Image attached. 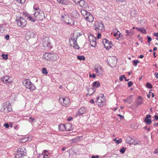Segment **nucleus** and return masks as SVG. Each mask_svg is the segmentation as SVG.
Instances as JSON below:
<instances>
[{"label": "nucleus", "mask_w": 158, "mask_h": 158, "mask_svg": "<svg viewBox=\"0 0 158 158\" xmlns=\"http://www.w3.org/2000/svg\"><path fill=\"white\" fill-rule=\"evenodd\" d=\"M26 154V150L25 148L23 147L19 148L17 152L15 158H23Z\"/></svg>", "instance_id": "nucleus-1"}, {"label": "nucleus", "mask_w": 158, "mask_h": 158, "mask_svg": "<svg viewBox=\"0 0 158 158\" xmlns=\"http://www.w3.org/2000/svg\"><path fill=\"white\" fill-rule=\"evenodd\" d=\"M11 110L12 108L11 106L10 105L9 102H6L4 103L0 110L1 112H4L5 113L10 111Z\"/></svg>", "instance_id": "nucleus-2"}, {"label": "nucleus", "mask_w": 158, "mask_h": 158, "mask_svg": "<svg viewBox=\"0 0 158 158\" xmlns=\"http://www.w3.org/2000/svg\"><path fill=\"white\" fill-rule=\"evenodd\" d=\"M77 36H75L73 35L71 37V39L69 40V41L70 46L73 47L75 49H79L80 47L77 42Z\"/></svg>", "instance_id": "nucleus-3"}, {"label": "nucleus", "mask_w": 158, "mask_h": 158, "mask_svg": "<svg viewBox=\"0 0 158 158\" xmlns=\"http://www.w3.org/2000/svg\"><path fill=\"white\" fill-rule=\"evenodd\" d=\"M96 102L100 107H102L106 105L105 98L103 94H101V96L97 98Z\"/></svg>", "instance_id": "nucleus-4"}, {"label": "nucleus", "mask_w": 158, "mask_h": 158, "mask_svg": "<svg viewBox=\"0 0 158 158\" xmlns=\"http://www.w3.org/2000/svg\"><path fill=\"white\" fill-rule=\"evenodd\" d=\"M43 57L45 59L49 61L56 60L57 59V56L52 53H46L44 55Z\"/></svg>", "instance_id": "nucleus-5"}, {"label": "nucleus", "mask_w": 158, "mask_h": 158, "mask_svg": "<svg viewBox=\"0 0 158 158\" xmlns=\"http://www.w3.org/2000/svg\"><path fill=\"white\" fill-rule=\"evenodd\" d=\"M23 84L27 88L29 89L31 91H33L35 89V87L29 80H24L23 82Z\"/></svg>", "instance_id": "nucleus-6"}, {"label": "nucleus", "mask_w": 158, "mask_h": 158, "mask_svg": "<svg viewBox=\"0 0 158 158\" xmlns=\"http://www.w3.org/2000/svg\"><path fill=\"white\" fill-rule=\"evenodd\" d=\"M33 15L38 20L41 21L45 18L44 14L42 10L39 12H35Z\"/></svg>", "instance_id": "nucleus-7"}, {"label": "nucleus", "mask_w": 158, "mask_h": 158, "mask_svg": "<svg viewBox=\"0 0 158 158\" xmlns=\"http://www.w3.org/2000/svg\"><path fill=\"white\" fill-rule=\"evenodd\" d=\"M72 124H67L66 125L63 124L59 125L58 128L61 131H69L72 129Z\"/></svg>", "instance_id": "nucleus-8"}, {"label": "nucleus", "mask_w": 158, "mask_h": 158, "mask_svg": "<svg viewBox=\"0 0 158 158\" xmlns=\"http://www.w3.org/2000/svg\"><path fill=\"white\" fill-rule=\"evenodd\" d=\"M18 25L21 27H23L26 26L27 22L25 19L22 17H17L16 19Z\"/></svg>", "instance_id": "nucleus-9"}, {"label": "nucleus", "mask_w": 158, "mask_h": 158, "mask_svg": "<svg viewBox=\"0 0 158 158\" xmlns=\"http://www.w3.org/2000/svg\"><path fill=\"white\" fill-rule=\"evenodd\" d=\"M94 26L95 30L99 32H100V31H102L104 30V25L101 22H97Z\"/></svg>", "instance_id": "nucleus-10"}, {"label": "nucleus", "mask_w": 158, "mask_h": 158, "mask_svg": "<svg viewBox=\"0 0 158 158\" xmlns=\"http://www.w3.org/2000/svg\"><path fill=\"white\" fill-rule=\"evenodd\" d=\"M59 101L63 106H69V105L70 100L67 97L60 98Z\"/></svg>", "instance_id": "nucleus-11"}, {"label": "nucleus", "mask_w": 158, "mask_h": 158, "mask_svg": "<svg viewBox=\"0 0 158 158\" xmlns=\"http://www.w3.org/2000/svg\"><path fill=\"white\" fill-rule=\"evenodd\" d=\"M42 44L44 47H48L50 46V41L48 36H45L42 40Z\"/></svg>", "instance_id": "nucleus-12"}, {"label": "nucleus", "mask_w": 158, "mask_h": 158, "mask_svg": "<svg viewBox=\"0 0 158 158\" xmlns=\"http://www.w3.org/2000/svg\"><path fill=\"white\" fill-rule=\"evenodd\" d=\"M95 70L96 72L98 73V76L100 77L102 76L103 70L101 66L99 65L97 67H95Z\"/></svg>", "instance_id": "nucleus-13"}, {"label": "nucleus", "mask_w": 158, "mask_h": 158, "mask_svg": "<svg viewBox=\"0 0 158 158\" xmlns=\"http://www.w3.org/2000/svg\"><path fill=\"white\" fill-rule=\"evenodd\" d=\"M85 19L89 22H92L94 21V17L93 15L90 13H88V15H86L85 17Z\"/></svg>", "instance_id": "nucleus-14"}, {"label": "nucleus", "mask_w": 158, "mask_h": 158, "mask_svg": "<svg viewBox=\"0 0 158 158\" xmlns=\"http://www.w3.org/2000/svg\"><path fill=\"white\" fill-rule=\"evenodd\" d=\"M143 99L141 97L139 96L136 101L135 105L137 106L143 104Z\"/></svg>", "instance_id": "nucleus-15"}, {"label": "nucleus", "mask_w": 158, "mask_h": 158, "mask_svg": "<svg viewBox=\"0 0 158 158\" xmlns=\"http://www.w3.org/2000/svg\"><path fill=\"white\" fill-rule=\"evenodd\" d=\"M86 109L84 108H81L79 109L78 110V113L76 114L77 116L81 115L83 114L86 113Z\"/></svg>", "instance_id": "nucleus-16"}, {"label": "nucleus", "mask_w": 158, "mask_h": 158, "mask_svg": "<svg viewBox=\"0 0 158 158\" xmlns=\"http://www.w3.org/2000/svg\"><path fill=\"white\" fill-rule=\"evenodd\" d=\"M92 39H89L90 43L91 46L95 47L96 46V39L94 37L92 36Z\"/></svg>", "instance_id": "nucleus-17"}, {"label": "nucleus", "mask_w": 158, "mask_h": 158, "mask_svg": "<svg viewBox=\"0 0 158 158\" xmlns=\"http://www.w3.org/2000/svg\"><path fill=\"white\" fill-rule=\"evenodd\" d=\"M106 62L108 64L110 63L111 64H115L116 62L115 57L110 58L108 60H107Z\"/></svg>", "instance_id": "nucleus-18"}, {"label": "nucleus", "mask_w": 158, "mask_h": 158, "mask_svg": "<svg viewBox=\"0 0 158 158\" xmlns=\"http://www.w3.org/2000/svg\"><path fill=\"white\" fill-rule=\"evenodd\" d=\"M79 4L81 7L84 8H85L87 6V2L83 0H81V1L79 2Z\"/></svg>", "instance_id": "nucleus-19"}, {"label": "nucleus", "mask_w": 158, "mask_h": 158, "mask_svg": "<svg viewBox=\"0 0 158 158\" xmlns=\"http://www.w3.org/2000/svg\"><path fill=\"white\" fill-rule=\"evenodd\" d=\"M1 80L5 83H10L11 81L9 79V77L8 76H6L1 78Z\"/></svg>", "instance_id": "nucleus-20"}, {"label": "nucleus", "mask_w": 158, "mask_h": 158, "mask_svg": "<svg viewBox=\"0 0 158 158\" xmlns=\"http://www.w3.org/2000/svg\"><path fill=\"white\" fill-rule=\"evenodd\" d=\"M65 22L66 23L68 24L73 25L74 24V21L72 20L71 19L69 18H69H67L65 20Z\"/></svg>", "instance_id": "nucleus-21"}, {"label": "nucleus", "mask_w": 158, "mask_h": 158, "mask_svg": "<svg viewBox=\"0 0 158 158\" xmlns=\"http://www.w3.org/2000/svg\"><path fill=\"white\" fill-rule=\"evenodd\" d=\"M134 139L130 137H128L126 139V142L127 143L132 144L134 142Z\"/></svg>", "instance_id": "nucleus-22"}, {"label": "nucleus", "mask_w": 158, "mask_h": 158, "mask_svg": "<svg viewBox=\"0 0 158 158\" xmlns=\"http://www.w3.org/2000/svg\"><path fill=\"white\" fill-rule=\"evenodd\" d=\"M123 101L127 102L128 103H130L132 101V96H129L126 99L124 100Z\"/></svg>", "instance_id": "nucleus-23"}, {"label": "nucleus", "mask_w": 158, "mask_h": 158, "mask_svg": "<svg viewBox=\"0 0 158 158\" xmlns=\"http://www.w3.org/2000/svg\"><path fill=\"white\" fill-rule=\"evenodd\" d=\"M67 18H69L68 15H65L64 14H62L61 17V19L62 20L65 22V20Z\"/></svg>", "instance_id": "nucleus-24"}, {"label": "nucleus", "mask_w": 158, "mask_h": 158, "mask_svg": "<svg viewBox=\"0 0 158 158\" xmlns=\"http://www.w3.org/2000/svg\"><path fill=\"white\" fill-rule=\"evenodd\" d=\"M81 13L84 18L86 16V15H88V13H89L84 9L81 10Z\"/></svg>", "instance_id": "nucleus-25"}, {"label": "nucleus", "mask_w": 158, "mask_h": 158, "mask_svg": "<svg viewBox=\"0 0 158 158\" xmlns=\"http://www.w3.org/2000/svg\"><path fill=\"white\" fill-rule=\"evenodd\" d=\"M26 16L29 20L31 21L32 22H34L36 21L35 19L29 15L26 14Z\"/></svg>", "instance_id": "nucleus-26"}, {"label": "nucleus", "mask_w": 158, "mask_h": 158, "mask_svg": "<svg viewBox=\"0 0 158 158\" xmlns=\"http://www.w3.org/2000/svg\"><path fill=\"white\" fill-rule=\"evenodd\" d=\"M38 4H34L33 6V9L35 10V12H39L41 11L40 10L39 7L38 6Z\"/></svg>", "instance_id": "nucleus-27"}, {"label": "nucleus", "mask_w": 158, "mask_h": 158, "mask_svg": "<svg viewBox=\"0 0 158 158\" xmlns=\"http://www.w3.org/2000/svg\"><path fill=\"white\" fill-rule=\"evenodd\" d=\"M100 83L99 82L95 81L93 83V87H99L100 86Z\"/></svg>", "instance_id": "nucleus-28"}, {"label": "nucleus", "mask_w": 158, "mask_h": 158, "mask_svg": "<svg viewBox=\"0 0 158 158\" xmlns=\"http://www.w3.org/2000/svg\"><path fill=\"white\" fill-rule=\"evenodd\" d=\"M80 137H77L75 138L74 139H73L70 140L71 143H76L77 142L79 141Z\"/></svg>", "instance_id": "nucleus-29"}, {"label": "nucleus", "mask_w": 158, "mask_h": 158, "mask_svg": "<svg viewBox=\"0 0 158 158\" xmlns=\"http://www.w3.org/2000/svg\"><path fill=\"white\" fill-rule=\"evenodd\" d=\"M95 92V90H94L93 88H89L88 90V94L89 95H91L94 94Z\"/></svg>", "instance_id": "nucleus-30"}, {"label": "nucleus", "mask_w": 158, "mask_h": 158, "mask_svg": "<svg viewBox=\"0 0 158 158\" xmlns=\"http://www.w3.org/2000/svg\"><path fill=\"white\" fill-rule=\"evenodd\" d=\"M136 29H138V30H139V31H140L142 33L145 34L146 33V31L145 29L144 28H136Z\"/></svg>", "instance_id": "nucleus-31"}, {"label": "nucleus", "mask_w": 158, "mask_h": 158, "mask_svg": "<svg viewBox=\"0 0 158 158\" xmlns=\"http://www.w3.org/2000/svg\"><path fill=\"white\" fill-rule=\"evenodd\" d=\"M57 2L63 5L67 4V1L65 0H57Z\"/></svg>", "instance_id": "nucleus-32"}, {"label": "nucleus", "mask_w": 158, "mask_h": 158, "mask_svg": "<svg viewBox=\"0 0 158 158\" xmlns=\"http://www.w3.org/2000/svg\"><path fill=\"white\" fill-rule=\"evenodd\" d=\"M122 140L121 139H119L118 140H117L116 138H115L113 139V141L115 142L117 144L121 143Z\"/></svg>", "instance_id": "nucleus-33"}, {"label": "nucleus", "mask_w": 158, "mask_h": 158, "mask_svg": "<svg viewBox=\"0 0 158 158\" xmlns=\"http://www.w3.org/2000/svg\"><path fill=\"white\" fill-rule=\"evenodd\" d=\"M107 41V40L106 39H104L102 40V43L103 44H104L105 46V47L107 49H109V46H106L105 45V44H106V42Z\"/></svg>", "instance_id": "nucleus-34"}, {"label": "nucleus", "mask_w": 158, "mask_h": 158, "mask_svg": "<svg viewBox=\"0 0 158 158\" xmlns=\"http://www.w3.org/2000/svg\"><path fill=\"white\" fill-rule=\"evenodd\" d=\"M77 59L78 60H85V57L83 56H77Z\"/></svg>", "instance_id": "nucleus-35"}, {"label": "nucleus", "mask_w": 158, "mask_h": 158, "mask_svg": "<svg viewBox=\"0 0 158 158\" xmlns=\"http://www.w3.org/2000/svg\"><path fill=\"white\" fill-rule=\"evenodd\" d=\"M144 122H145L147 124H150L152 123V120L151 119L145 118L144 120Z\"/></svg>", "instance_id": "nucleus-36"}, {"label": "nucleus", "mask_w": 158, "mask_h": 158, "mask_svg": "<svg viewBox=\"0 0 158 158\" xmlns=\"http://www.w3.org/2000/svg\"><path fill=\"white\" fill-rule=\"evenodd\" d=\"M146 86L149 89H151L152 87V85L149 82H147L146 85Z\"/></svg>", "instance_id": "nucleus-37"}, {"label": "nucleus", "mask_w": 158, "mask_h": 158, "mask_svg": "<svg viewBox=\"0 0 158 158\" xmlns=\"http://www.w3.org/2000/svg\"><path fill=\"white\" fill-rule=\"evenodd\" d=\"M107 41L106 42V44L109 45V48H110L113 45V44L110 41L107 40Z\"/></svg>", "instance_id": "nucleus-38"}, {"label": "nucleus", "mask_w": 158, "mask_h": 158, "mask_svg": "<svg viewBox=\"0 0 158 158\" xmlns=\"http://www.w3.org/2000/svg\"><path fill=\"white\" fill-rule=\"evenodd\" d=\"M42 73L44 74H45V75H47L48 73L47 71V70L45 68H42Z\"/></svg>", "instance_id": "nucleus-39"}, {"label": "nucleus", "mask_w": 158, "mask_h": 158, "mask_svg": "<svg viewBox=\"0 0 158 158\" xmlns=\"http://www.w3.org/2000/svg\"><path fill=\"white\" fill-rule=\"evenodd\" d=\"M133 64L134 66H137L138 63H139V61L138 60H134L133 61Z\"/></svg>", "instance_id": "nucleus-40"}, {"label": "nucleus", "mask_w": 158, "mask_h": 158, "mask_svg": "<svg viewBox=\"0 0 158 158\" xmlns=\"http://www.w3.org/2000/svg\"><path fill=\"white\" fill-rule=\"evenodd\" d=\"M140 142L139 141H135L134 139V142H133L132 144L134 145H136L138 144H139Z\"/></svg>", "instance_id": "nucleus-41"}, {"label": "nucleus", "mask_w": 158, "mask_h": 158, "mask_svg": "<svg viewBox=\"0 0 158 158\" xmlns=\"http://www.w3.org/2000/svg\"><path fill=\"white\" fill-rule=\"evenodd\" d=\"M8 55L6 54H2V58L4 60H7L8 59Z\"/></svg>", "instance_id": "nucleus-42"}, {"label": "nucleus", "mask_w": 158, "mask_h": 158, "mask_svg": "<svg viewBox=\"0 0 158 158\" xmlns=\"http://www.w3.org/2000/svg\"><path fill=\"white\" fill-rule=\"evenodd\" d=\"M126 149V148H124V147H123L122 149H120V152L122 153H124L125 152V150Z\"/></svg>", "instance_id": "nucleus-43"}, {"label": "nucleus", "mask_w": 158, "mask_h": 158, "mask_svg": "<svg viewBox=\"0 0 158 158\" xmlns=\"http://www.w3.org/2000/svg\"><path fill=\"white\" fill-rule=\"evenodd\" d=\"M29 121L30 123H32L35 121V119L34 118H32L30 117L29 118Z\"/></svg>", "instance_id": "nucleus-44"}, {"label": "nucleus", "mask_w": 158, "mask_h": 158, "mask_svg": "<svg viewBox=\"0 0 158 158\" xmlns=\"http://www.w3.org/2000/svg\"><path fill=\"white\" fill-rule=\"evenodd\" d=\"M133 84V83L132 81H128L127 83L128 87H131V86H132Z\"/></svg>", "instance_id": "nucleus-45"}, {"label": "nucleus", "mask_w": 158, "mask_h": 158, "mask_svg": "<svg viewBox=\"0 0 158 158\" xmlns=\"http://www.w3.org/2000/svg\"><path fill=\"white\" fill-rule=\"evenodd\" d=\"M17 2H19V3L22 4L23 3L25 2V0H16Z\"/></svg>", "instance_id": "nucleus-46"}, {"label": "nucleus", "mask_w": 158, "mask_h": 158, "mask_svg": "<svg viewBox=\"0 0 158 158\" xmlns=\"http://www.w3.org/2000/svg\"><path fill=\"white\" fill-rule=\"evenodd\" d=\"M4 30L5 28L3 27L0 26V32L2 33Z\"/></svg>", "instance_id": "nucleus-47"}, {"label": "nucleus", "mask_w": 158, "mask_h": 158, "mask_svg": "<svg viewBox=\"0 0 158 158\" xmlns=\"http://www.w3.org/2000/svg\"><path fill=\"white\" fill-rule=\"evenodd\" d=\"M89 77H92L93 78H94L96 77V74H93L92 75L90 74L89 75Z\"/></svg>", "instance_id": "nucleus-48"}, {"label": "nucleus", "mask_w": 158, "mask_h": 158, "mask_svg": "<svg viewBox=\"0 0 158 158\" xmlns=\"http://www.w3.org/2000/svg\"><path fill=\"white\" fill-rule=\"evenodd\" d=\"M148 43H150L152 40V38L151 37L149 36H148Z\"/></svg>", "instance_id": "nucleus-49"}, {"label": "nucleus", "mask_w": 158, "mask_h": 158, "mask_svg": "<svg viewBox=\"0 0 158 158\" xmlns=\"http://www.w3.org/2000/svg\"><path fill=\"white\" fill-rule=\"evenodd\" d=\"M73 1L76 3H79L81 1V0H73Z\"/></svg>", "instance_id": "nucleus-50"}, {"label": "nucleus", "mask_w": 158, "mask_h": 158, "mask_svg": "<svg viewBox=\"0 0 158 158\" xmlns=\"http://www.w3.org/2000/svg\"><path fill=\"white\" fill-rule=\"evenodd\" d=\"M4 127H6V128H8L9 127V126L8 123H5L4 124Z\"/></svg>", "instance_id": "nucleus-51"}, {"label": "nucleus", "mask_w": 158, "mask_h": 158, "mask_svg": "<svg viewBox=\"0 0 158 158\" xmlns=\"http://www.w3.org/2000/svg\"><path fill=\"white\" fill-rule=\"evenodd\" d=\"M101 37V33H98L97 35V38L99 39H100Z\"/></svg>", "instance_id": "nucleus-52"}, {"label": "nucleus", "mask_w": 158, "mask_h": 158, "mask_svg": "<svg viewBox=\"0 0 158 158\" xmlns=\"http://www.w3.org/2000/svg\"><path fill=\"white\" fill-rule=\"evenodd\" d=\"M99 156H94V155H93L91 156V158H99Z\"/></svg>", "instance_id": "nucleus-53"}, {"label": "nucleus", "mask_w": 158, "mask_h": 158, "mask_svg": "<svg viewBox=\"0 0 158 158\" xmlns=\"http://www.w3.org/2000/svg\"><path fill=\"white\" fill-rule=\"evenodd\" d=\"M118 116L121 119H123L124 118L123 116L120 114H118Z\"/></svg>", "instance_id": "nucleus-54"}, {"label": "nucleus", "mask_w": 158, "mask_h": 158, "mask_svg": "<svg viewBox=\"0 0 158 158\" xmlns=\"http://www.w3.org/2000/svg\"><path fill=\"white\" fill-rule=\"evenodd\" d=\"M5 37L6 40H8L9 38V35H6L5 36Z\"/></svg>", "instance_id": "nucleus-55"}, {"label": "nucleus", "mask_w": 158, "mask_h": 158, "mask_svg": "<svg viewBox=\"0 0 158 158\" xmlns=\"http://www.w3.org/2000/svg\"><path fill=\"white\" fill-rule=\"evenodd\" d=\"M126 32L127 33V35H131V34L130 33V32H129L128 30H126Z\"/></svg>", "instance_id": "nucleus-56"}, {"label": "nucleus", "mask_w": 158, "mask_h": 158, "mask_svg": "<svg viewBox=\"0 0 158 158\" xmlns=\"http://www.w3.org/2000/svg\"><path fill=\"white\" fill-rule=\"evenodd\" d=\"M38 158H44V154H42L40 155L38 157Z\"/></svg>", "instance_id": "nucleus-57"}, {"label": "nucleus", "mask_w": 158, "mask_h": 158, "mask_svg": "<svg viewBox=\"0 0 158 158\" xmlns=\"http://www.w3.org/2000/svg\"><path fill=\"white\" fill-rule=\"evenodd\" d=\"M154 75H155V77L156 78H158V72L155 73Z\"/></svg>", "instance_id": "nucleus-58"}, {"label": "nucleus", "mask_w": 158, "mask_h": 158, "mask_svg": "<svg viewBox=\"0 0 158 158\" xmlns=\"http://www.w3.org/2000/svg\"><path fill=\"white\" fill-rule=\"evenodd\" d=\"M27 34H28V35H34V33L33 32H28L27 33Z\"/></svg>", "instance_id": "nucleus-59"}, {"label": "nucleus", "mask_w": 158, "mask_h": 158, "mask_svg": "<svg viewBox=\"0 0 158 158\" xmlns=\"http://www.w3.org/2000/svg\"><path fill=\"white\" fill-rule=\"evenodd\" d=\"M118 32H119V31H118L117 32L114 33L113 35L114 36H116V35H118Z\"/></svg>", "instance_id": "nucleus-60"}, {"label": "nucleus", "mask_w": 158, "mask_h": 158, "mask_svg": "<svg viewBox=\"0 0 158 158\" xmlns=\"http://www.w3.org/2000/svg\"><path fill=\"white\" fill-rule=\"evenodd\" d=\"M153 35L155 36L158 37V32L154 33Z\"/></svg>", "instance_id": "nucleus-61"}, {"label": "nucleus", "mask_w": 158, "mask_h": 158, "mask_svg": "<svg viewBox=\"0 0 158 158\" xmlns=\"http://www.w3.org/2000/svg\"><path fill=\"white\" fill-rule=\"evenodd\" d=\"M151 117V115H150L148 114L147 115L146 117L145 118L148 119Z\"/></svg>", "instance_id": "nucleus-62"}, {"label": "nucleus", "mask_w": 158, "mask_h": 158, "mask_svg": "<svg viewBox=\"0 0 158 158\" xmlns=\"http://www.w3.org/2000/svg\"><path fill=\"white\" fill-rule=\"evenodd\" d=\"M44 158H48V156L47 154H44Z\"/></svg>", "instance_id": "nucleus-63"}, {"label": "nucleus", "mask_w": 158, "mask_h": 158, "mask_svg": "<svg viewBox=\"0 0 158 158\" xmlns=\"http://www.w3.org/2000/svg\"><path fill=\"white\" fill-rule=\"evenodd\" d=\"M154 118L155 119H156V120H158V116L156 115H155L154 116Z\"/></svg>", "instance_id": "nucleus-64"}]
</instances>
